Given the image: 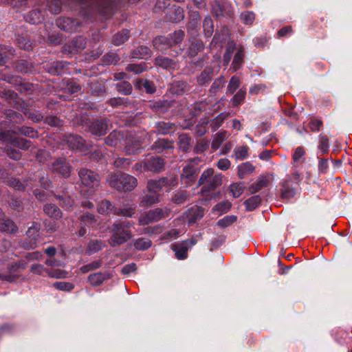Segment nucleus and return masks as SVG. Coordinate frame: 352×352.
<instances>
[{
	"label": "nucleus",
	"mask_w": 352,
	"mask_h": 352,
	"mask_svg": "<svg viewBox=\"0 0 352 352\" xmlns=\"http://www.w3.org/2000/svg\"><path fill=\"white\" fill-rule=\"evenodd\" d=\"M0 140L3 142H7L6 154L13 160H19L21 154L19 151L14 149L12 146L19 148L22 150H28L30 147V142L21 138L12 136L10 131L0 132Z\"/></svg>",
	"instance_id": "obj_1"
},
{
	"label": "nucleus",
	"mask_w": 352,
	"mask_h": 352,
	"mask_svg": "<svg viewBox=\"0 0 352 352\" xmlns=\"http://www.w3.org/2000/svg\"><path fill=\"white\" fill-rule=\"evenodd\" d=\"M109 186L118 191H131L138 184L136 178L125 173H111L107 176Z\"/></svg>",
	"instance_id": "obj_2"
},
{
	"label": "nucleus",
	"mask_w": 352,
	"mask_h": 352,
	"mask_svg": "<svg viewBox=\"0 0 352 352\" xmlns=\"http://www.w3.org/2000/svg\"><path fill=\"white\" fill-rule=\"evenodd\" d=\"M132 224L129 221L113 223L111 228L113 234L109 240L111 246L120 245L131 239L133 236L129 230Z\"/></svg>",
	"instance_id": "obj_3"
},
{
	"label": "nucleus",
	"mask_w": 352,
	"mask_h": 352,
	"mask_svg": "<svg viewBox=\"0 0 352 352\" xmlns=\"http://www.w3.org/2000/svg\"><path fill=\"white\" fill-rule=\"evenodd\" d=\"M45 264L51 266L50 270H46L43 265L41 264H34L31 266V272L38 275H45L46 274L49 277L54 278H65L67 276V272L61 269H56V267H63V263L57 261L55 259H47Z\"/></svg>",
	"instance_id": "obj_4"
},
{
	"label": "nucleus",
	"mask_w": 352,
	"mask_h": 352,
	"mask_svg": "<svg viewBox=\"0 0 352 352\" xmlns=\"http://www.w3.org/2000/svg\"><path fill=\"white\" fill-rule=\"evenodd\" d=\"M298 166H293L291 174L287 175L285 179L280 183V196L283 199L288 200L296 194V190L292 186V184H298L301 180L300 173L298 170Z\"/></svg>",
	"instance_id": "obj_5"
},
{
	"label": "nucleus",
	"mask_w": 352,
	"mask_h": 352,
	"mask_svg": "<svg viewBox=\"0 0 352 352\" xmlns=\"http://www.w3.org/2000/svg\"><path fill=\"white\" fill-rule=\"evenodd\" d=\"M78 175L82 183L80 192L85 195H91L99 186V179L94 172L82 168Z\"/></svg>",
	"instance_id": "obj_6"
},
{
	"label": "nucleus",
	"mask_w": 352,
	"mask_h": 352,
	"mask_svg": "<svg viewBox=\"0 0 352 352\" xmlns=\"http://www.w3.org/2000/svg\"><path fill=\"white\" fill-rule=\"evenodd\" d=\"M213 168H208L201 174L199 179V185H203L202 192H210L222 184L223 175H214Z\"/></svg>",
	"instance_id": "obj_7"
},
{
	"label": "nucleus",
	"mask_w": 352,
	"mask_h": 352,
	"mask_svg": "<svg viewBox=\"0 0 352 352\" xmlns=\"http://www.w3.org/2000/svg\"><path fill=\"white\" fill-rule=\"evenodd\" d=\"M170 213V210L168 208H157L155 210H149L139 218V224L140 226H145L159 221L161 219L168 217Z\"/></svg>",
	"instance_id": "obj_8"
},
{
	"label": "nucleus",
	"mask_w": 352,
	"mask_h": 352,
	"mask_svg": "<svg viewBox=\"0 0 352 352\" xmlns=\"http://www.w3.org/2000/svg\"><path fill=\"white\" fill-rule=\"evenodd\" d=\"M196 160H191L188 164L183 168L181 175V182L186 186L191 185L195 182L198 168L195 166Z\"/></svg>",
	"instance_id": "obj_9"
},
{
	"label": "nucleus",
	"mask_w": 352,
	"mask_h": 352,
	"mask_svg": "<svg viewBox=\"0 0 352 352\" xmlns=\"http://www.w3.org/2000/svg\"><path fill=\"white\" fill-rule=\"evenodd\" d=\"M40 230V225L37 223H34L30 226L27 232L25 241L23 243V247L25 249L35 248L38 243V231Z\"/></svg>",
	"instance_id": "obj_10"
},
{
	"label": "nucleus",
	"mask_w": 352,
	"mask_h": 352,
	"mask_svg": "<svg viewBox=\"0 0 352 352\" xmlns=\"http://www.w3.org/2000/svg\"><path fill=\"white\" fill-rule=\"evenodd\" d=\"M274 177L272 173H267L260 175L256 180L249 186V191L254 194L261 189L267 187L274 181Z\"/></svg>",
	"instance_id": "obj_11"
},
{
	"label": "nucleus",
	"mask_w": 352,
	"mask_h": 352,
	"mask_svg": "<svg viewBox=\"0 0 352 352\" xmlns=\"http://www.w3.org/2000/svg\"><path fill=\"white\" fill-rule=\"evenodd\" d=\"M124 151L127 155L135 154L140 151L142 140L136 134L130 133L124 140Z\"/></svg>",
	"instance_id": "obj_12"
},
{
	"label": "nucleus",
	"mask_w": 352,
	"mask_h": 352,
	"mask_svg": "<svg viewBox=\"0 0 352 352\" xmlns=\"http://www.w3.org/2000/svg\"><path fill=\"white\" fill-rule=\"evenodd\" d=\"M184 35V33L182 30L175 31L173 34H169L168 39L163 36L156 38L153 41V45L155 48L160 50H162L163 49L160 48V44L165 43L168 41V44L170 46L176 45L177 43H179L182 41Z\"/></svg>",
	"instance_id": "obj_13"
},
{
	"label": "nucleus",
	"mask_w": 352,
	"mask_h": 352,
	"mask_svg": "<svg viewBox=\"0 0 352 352\" xmlns=\"http://www.w3.org/2000/svg\"><path fill=\"white\" fill-rule=\"evenodd\" d=\"M80 228L78 230V234L79 236H83L87 233L86 226H90L94 228H97L96 222L97 219L96 217L89 212L80 217Z\"/></svg>",
	"instance_id": "obj_14"
},
{
	"label": "nucleus",
	"mask_w": 352,
	"mask_h": 352,
	"mask_svg": "<svg viewBox=\"0 0 352 352\" xmlns=\"http://www.w3.org/2000/svg\"><path fill=\"white\" fill-rule=\"evenodd\" d=\"M70 166L66 163L65 159L56 160L52 164V170L63 177H68L70 173Z\"/></svg>",
	"instance_id": "obj_15"
},
{
	"label": "nucleus",
	"mask_w": 352,
	"mask_h": 352,
	"mask_svg": "<svg viewBox=\"0 0 352 352\" xmlns=\"http://www.w3.org/2000/svg\"><path fill=\"white\" fill-rule=\"evenodd\" d=\"M65 141L68 146L73 150L77 149L80 151H85V141L79 135H69L65 137Z\"/></svg>",
	"instance_id": "obj_16"
},
{
	"label": "nucleus",
	"mask_w": 352,
	"mask_h": 352,
	"mask_svg": "<svg viewBox=\"0 0 352 352\" xmlns=\"http://www.w3.org/2000/svg\"><path fill=\"white\" fill-rule=\"evenodd\" d=\"M136 212V205L131 204H124L121 208H118L115 206L113 214L117 216H124L126 217H132Z\"/></svg>",
	"instance_id": "obj_17"
},
{
	"label": "nucleus",
	"mask_w": 352,
	"mask_h": 352,
	"mask_svg": "<svg viewBox=\"0 0 352 352\" xmlns=\"http://www.w3.org/2000/svg\"><path fill=\"white\" fill-rule=\"evenodd\" d=\"M107 124L104 120H96L90 126V131L96 136H102L106 134Z\"/></svg>",
	"instance_id": "obj_18"
},
{
	"label": "nucleus",
	"mask_w": 352,
	"mask_h": 352,
	"mask_svg": "<svg viewBox=\"0 0 352 352\" xmlns=\"http://www.w3.org/2000/svg\"><path fill=\"white\" fill-rule=\"evenodd\" d=\"M146 169L148 171H160L163 169L164 162L162 159L159 157H152L146 161Z\"/></svg>",
	"instance_id": "obj_19"
},
{
	"label": "nucleus",
	"mask_w": 352,
	"mask_h": 352,
	"mask_svg": "<svg viewBox=\"0 0 352 352\" xmlns=\"http://www.w3.org/2000/svg\"><path fill=\"white\" fill-rule=\"evenodd\" d=\"M109 278V275L107 273L97 272L91 274L88 276V281L91 285L97 287L102 285L104 281L108 280Z\"/></svg>",
	"instance_id": "obj_20"
},
{
	"label": "nucleus",
	"mask_w": 352,
	"mask_h": 352,
	"mask_svg": "<svg viewBox=\"0 0 352 352\" xmlns=\"http://www.w3.org/2000/svg\"><path fill=\"white\" fill-rule=\"evenodd\" d=\"M254 166L249 162L242 163L237 167V175L239 179H244L254 171Z\"/></svg>",
	"instance_id": "obj_21"
},
{
	"label": "nucleus",
	"mask_w": 352,
	"mask_h": 352,
	"mask_svg": "<svg viewBox=\"0 0 352 352\" xmlns=\"http://www.w3.org/2000/svg\"><path fill=\"white\" fill-rule=\"evenodd\" d=\"M204 215V210L197 206L190 208L185 214L186 219L189 223H194L197 219L201 218Z\"/></svg>",
	"instance_id": "obj_22"
},
{
	"label": "nucleus",
	"mask_w": 352,
	"mask_h": 352,
	"mask_svg": "<svg viewBox=\"0 0 352 352\" xmlns=\"http://www.w3.org/2000/svg\"><path fill=\"white\" fill-rule=\"evenodd\" d=\"M171 249L178 259L182 260L187 257L188 247L185 243H175L172 244Z\"/></svg>",
	"instance_id": "obj_23"
},
{
	"label": "nucleus",
	"mask_w": 352,
	"mask_h": 352,
	"mask_svg": "<svg viewBox=\"0 0 352 352\" xmlns=\"http://www.w3.org/2000/svg\"><path fill=\"white\" fill-rule=\"evenodd\" d=\"M32 179H30V182H29L28 180H25L24 181V183H25V186L23 184H22L21 183V182L18 179H16V178H11L10 180H9V184L10 186H12L13 188H14L15 190H32V186L34 185H36V181L34 182V184H32L31 182H32Z\"/></svg>",
	"instance_id": "obj_24"
},
{
	"label": "nucleus",
	"mask_w": 352,
	"mask_h": 352,
	"mask_svg": "<svg viewBox=\"0 0 352 352\" xmlns=\"http://www.w3.org/2000/svg\"><path fill=\"white\" fill-rule=\"evenodd\" d=\"M305 150L302 146L297 147L292 155V165L298 166L305 162Z\"/></svg>",
	"instance_id": "obj_25"
},
{
	"label": "nucleus",
	"mask_w": 352,
	"mask_h": 352,
	"mask_svg": "<svg viewBox=\"0 0 352 352\" xmlns=\"http://www.w3.org/2000/svg\"><path fill=\"white\" fill-rule=\"evenodd\" d=\"M164 180L160 178L157 180L151 179L147 183L148 190L151 192L157 194L159 192L165 188Z\"/></svg>",
	"instance_id": "obj_26"
},
{
	"label": "nucleus",
	"mask_w": 352,
	"mask_h": 352,
	"mask_svg": "<svg viewBox=\"0 0 352 352\" xmlns=\"http://www.w3.org/2000/svg\"><path fill=\"white\" fill-rule=\"evenodd\" d=\"M97 210L98 213L107 215L109 214H113L115 210V206L108 200H102L100 201L97 206Z\"/></svg>",
	"instance_id": "obj_27"
},
{
	"label": "nucleus",
	"mask_w": 352,
	"mask_h": 352,
	"mask_svg": "<svg viewBox=\"0 0 352 352\" xmlns=\"http://www.w3.org/2000/svg\"><path fill=\"white\" fill-rule=\"evenodd\" d=\"M245 189L244 184L242 182L232 183L228 187V191L234 198L239 197Z\"/></svg>",
	"instance_id": "obj_28"
},
{
	"label": "nucleus",
	"mask_w": 352,
	"mask_h": 352,
	"mask_svg": "<svg viewBox=\"0 0 352 352\" xmlns=\"http://www.w3.org/2000/svg\"><path fill=\"white\" fill-rule=\"evenodd\" d=\"M44 212L50 217L55 219H58L62 216L60 210L54 204H48L45 206Z\"/></svg>",
	"instance_id": "obj_29"
},
{
	"label": "nucleus",
	"mask_w": 352,
	"mask_h": 352,
	"mask_svg": "<svg viewBox=\"0 0 352 352\" xmlns=\"http://www.w3.org/2000/svg\"><path fill=\"white\" fill-rule=\"evenodd\" d=\"M228 138V133L226 131H222L217 133L212 142V149L217 151L222 144V142Z\"/></svg>",
	"instance_id": "obj_30"
},
{
	"label": "nucleus",
	"mask_w": 352,
	"mask_h": 352,
	"mask_svg": "<svg viewBox=\"0 0 352 352\" xmlns=\"http://www.w3.org/2000/svg\"><path fill=\"white\" fill-rule=\"evenodd\" d=\"M153 148L162 152L164 150L172 151L173 148V143L166 139H160L155 142Z\"/></svg>",
	"instance_id": "obj_31"
},
{
	"label": "nucleus",
	"mask_w": 352,
	"mask_h": 352,
	"mask_svg": "<svg viewBox=\"0 0 352 352\" xmlns=\"http://www.w3.org/2000/svg\"><path fill=\"white\" fill-rule=\"evenodd\" d=\"M17 230L15 223L9 219H3L0 222V231L14 233Z\"/></svg>",
	"instance_id": "obj_32"
},
{
	"label": "nucleus",
	"mask_w": 352,
	"mask_h": 352,
	"mask_svg": "<svg viewBox=\"0 0 352 352\" xmlns=\"http://www.w3.org/2000/svg\"><path fill=\"white\" fill-rule=\"evenodd\" d=\"M159 201V195L153 193V195H147L144 196L141 200L140 206L142 207H148L158 203Z\"/></svg>",
	"instance_id": "obj_33"
},
{
	"label": "nucleus",
	"mask_w": 352,
	"mask_h": 352,
	"mask_svg": "<svg viewBox=\"0 0 352 352\" xmlns=\"http://www.w3.org/2000/svg\"><path fill=\"white\" fill-rule=\"evenodd\" d=\"M13 132L14 133L24 135L32 138L38 137V132L29 126L17 127Z\"/></svg>",
	"instance_id": "obj_34"
},
{
	"label": "nucleus",
	"mask_w": 352,
	"mask_h": 352,
	"mask_svg": "<svg viewBox=\"0 0 352 352\" xmlns=\"http://www.w3.org/2000/svg\"><path fill=\"white\" fill-rule=\"evenodd\" d=\"M129 32L127 30H123L113 36V43L115 45H120L128 40Z\"/></svg>",
	"instance_id": "obj_35"
},
{
	"label": "nucleus",
	"mask_w": 352,
	"mask_h": 352,
	"mask_svg": "<svg viewBox=\"0 0 352 352\" xmlns=\"http://www.w3.org/2000/svg\"><path fill=\"white\" fill-rule=\"evenodd\" d=\"M123 133L121 134L120 131H113L109 135L105 140V142L107 145L111 146H116L120 139L123 138Z\"/></svg>",
	"instance_id": "obj_36"
},
{
	"label": "nucleus",
	"mask_w": 352,
	"mask_h": 352,
	"mask_svg": "<svg viewBox=\"0 0 352 352\" xmlns=\"http://www.w3.org/2000/svg\"><path fill=\"white\" fill-rule=\"evenodd\" d=\"M243 57H244V52L242 49H240L236 53V54L234 57V60L232 63L231 69H232L234 72L238 70L241 67Z\"/></svg>",
	"instance_id": "obj_37"
},
{
	"label": "nucleus",
	"mask_w": 352,
	"mask_h": 352,
	"mask_svg": "<svg viewBox=\"0 0 352 352\" xmlns=\"http://www.w3.org/2000/svg\"><path fill=\"white\" fill-rule=\"evenodd\" d=\"M261 201V197L258 195H255L245 200L244 204L248 210H253L260 204Z\"/></svg>",
	"instance_id": "obj_38"
},
{
	"label": "nucleus",
	"mask_w": 352,
	"mask_h": 352,
	"mask_svg": "<svg viewBox=\"0 0 352 352\" xmlns=\"http://www.w3.org/2000/svg\"><path fill=\"white\" fill-rule=\"evenodd\" d=\"M19 268V265L16 264H12L9 267V274H0V279L5 280L8 282H12L15 280V278L17 277L16 275H14L12 274V272H15Z\"/></svg>",
	"instance_id": "obj_39"
},
{
	"label": "nucleus",
	"mask_w": 352,
	"mask_h": 352,
	"mask_svg": "<svg viewBox=\"0 0 352 352\" xmlns=\"http://www.w3.org/2000/svg\"><path fill=\"white\" fill-rule=\"evenodd\" d=\"M155 65L165 69L174 68L175 63L170 59L165 57H157L155 58Z\"/></svg>",
	"instance_id": "obj_40"
},
{
	"label": "nucleus",
	"mask_w": 352,
	"mask_h": 352,
	"mask_svg": "<svg viewBox=\"0 0 352 352\" xmlns=\"http://www.w3.org/2000/svg\"><path fill=\"white\" fill-rule=\"evenodd\" d=\"M151 245V240L146 238H140L134 241V247L139 250H146Z\"/></svg>",
	"instance_id": "obj_41"
},
{
	"label": "nucleus",
	"mask_w": 352,
	"mask_h": 352,
	"mask_svg": "<svg viewBox=\"0 0 352 352\" xmlns=\"http://www.w3.org/2000/svg\"><path fill=\"white\" fill-rule=\"evenodd\" d=\"M246 94L245 88H241L239 90V91L233 96L232 99V103L234 106H237L241 104L244 99Z\"/></svg>",
	"instance_id": "obj_42"
},
{
	"label": "nucleus",
	"mask_w": 352,
	"mask_h": 352,
	"mask_svg": "<svg viewBox=\"0 0 352 352\" xmlns=\"http://www.w3.org/2000/svg\"><path fill=\"white\" fill-rule=\"evenodd\" d=\"M240 86V78L238 76H234L230 80L228 85V92L233 94Z\"/></svg>",
	"instance_id": "obj_43"
},
{
	"label": "nucleus",
	"mask_w": 352,
	"mask_h": 352,
	"mask_svg": "<svg viewBox=\"0 0 352 352\" xmlns=\"http://www.w3.org/2000/svg\"><path fill=\"white\" fill-rule=\"evenodd\" d=\"M203 27L205 35L208 37L210 36L214 30L213 22L210 17H206L204 19Z\"/></svg>",
	"instance_id": "obj_44"
},
{
	"label": "nucleus",
	"mask_w": 352,
	"mask_h": 352,
	"mask_svg": "<svg viewBox=\"0 0 352 352\" xmlns=\"http://www.w3.org/2000/svg\"><path fill=\"white\" fill-rule=\"evenodd\" d=\"M329 139L327 136L320 135L319 136V145L318 149L322 154L326 153L329 151Z\"/></svg>",
	"instance_id": "obj_45"
},
{
	"label": "nucleus",
	"mask_w": 352,
	"mask_h": 352,
	"mask_svg": "<svg viewBox=\"0 0 352 352\" xmlns=\"http://www.w3.org/2000/svg\"><path fill=\"white\" fill-rule=\"evenodd\" d=\"M102 248V242L99 241H91L89 243L86 251L88 254H94Z\"/></svg>",
	"instance_id": "obj_46"
},
{
	"label": "nucleus",
	"mask_w": 352,
	"mask_h": 352,
	"mask_svg": "<svg viewBox=\"0 0 352 352\" xmlns=\"http://www.w3.org/2000/svg\"><path fill=\"white\" fill-rule=\"evenodd\" d=\"M164 227L162 225L148 226L143 229L142 233L147 235L157 234L162 232Z\"/></svg>",
	"instance_id": "obj_47"
},
{
	"label": "nucleus",
	"mask_w": 352,
	"mask_h": 352,
	"mask_svg": "<svg viewBox=\"0 0 352 352\" xmlns=\"http://www.w3.org/2000/svg\"><path fill=\"white\" fill-rule=\"evenodd\" d=\"M174 124L170 122H161L157 124V131L161 134H167L173 129Z\"/></svg>",
	"instance_id": "obj_48"
},
{
	"label": "nucleus",
	"mask_w": 352,
	"mask_h": 352,
	"mask_svg": "<svg viewBox=\"0 0 352 352\" xmlns=\"http://www.w3.org/2000/svg\"><path fill=\"white\" fill-rule=\"evenodd\" d=\"M248 147L247 146H241L235 149L234 155L236 160H243L245 159L248 154Z\"/></svg>",
	"instance_id": "obj_49"
},
{
	"label": "nucleus",
	"mask_w": 352,
	"mask_h": 352,
	"mask_svg": "<svg viewBox=\"0 0 352 352\" xmlns=\"http://www.w3.org/2000/svg\"><path fill=\"white\" fill-rule=\"evenodd\" d=\"M241 19L246 25H252L255 19V14L252 12L245 11L241 13Z\"/></svg>",
	"instance_id": "obj_50"
},
{
	"label": "nucleus",
	"mask_w": 352,
	"mask_h": 352,
	"mask_svg": "<svg viewBox=\"0 0 352 352\" xmlns=\"http://www.w3.org/2000/svg\"><path fill=\"white\" fill-rule=\"evenodd\" d=\"M179 148L183 151H186L190 144V138L185 134L179 136Z\"/></svg>",
	"instance_id": "obj_51"
},
{
	"label": "nucleus",
	"mask_w": 352,
	"mask_h": 352,
	"mask_svg": "<svg viewBox=\"0 0 352 352\" xmlns=\"http://www.w3.org/2000/svg\"><path fill=\"white\" fill-rule=\"evenodd\" d=\"M101 265L102 262L100 261H95L91 263L82 266L80 270L82 273L85 274L99 268Z\"/></svg>",
	"instance_id": "obj_52"
},
{
	"label": "nucleus",
	"mask_w": 352,
	"mask_h": 352,
	"mask_svg": "<svg viewBox=\"0 0 352 352\" xmlns=\"http://www.w3.org/2000/svg\"><path fill=\"white\" fill-rule=\"evenodd\" d=\"M236 220L235 216H226L219 220L217 224L221 228H226L232 225Z\"/></svg>",
	"instance_id": "obj_53"
},
{
	"label": "nucleus",
	"mask_w": 352,
	"mask_h": 352,
	"mask_svg": "<svg viewBox=\"0 0 352 352\" xmlns=\"http://www.w3.org/2000/svg\"><path fill=\"white\" fill-rule=\"evenodd\" d=\"M118 91L124 95L130 94L132 90L131 85L127 82H122L117 85Z\"/></svg>",
	"instance_id": "obj_54"
},
{
	"label": "nucleus",
	"mask_w": 352,
	"mask_h": 352,
	"mask_svg": "<svg viewBox=\"0 0 352 352\" xmlns=\"http://www.w3.org/2000/svg\"><path fill=\"white\" fill-rule=\"evenodd\" d=\"M54 287L62 291H71L74 287L72 283L66 282H56L54 283Z\"/></svg>",
	"instance_id": "obj_55"
},
{
	"label": "nucleus",
	"mask_w": 352,
	"mask_h": 352,
	"mask_svg": "<svg viewBox=\"0 0 352 352\" xmlns=\"http://www.w3.org/2000/svg\"><path fill=\"white\" fill-rule=\"evenodd\" d=\"M24 114L28 119L31 120L34 122H38L43 118V116L41 113L33 112L30 110H25L24 111Z\"/></svg>",
	"instance_id": "obj_56"
},
{
	"label": "nucleus",
	"mask_w": 352,
	"mask_h": 352,
	"mask_svg": "<svg viewBox=\"0 0 352 352\" xmlns=\"http://www.w3.org/2000/svg\"><path fill=\"white\" fill-rule=\"evenodd\" d=\"M140 87H144L147 93L152 94L155 91L154 84L146 80H141L138 82Z\"/></svg>",
	"instance_id": "obj_57"
},
{
	"label": "nucleus",
	"mask_w": 352,
	"mask_h": 352,
	"mask_svg": "<svg viewBox=\"0 0 352 352\" xmlns=\"http://www.w3.org/2000/svg\"><path fill=\"white\" fill-rule=\"evenodd\" d=\"M231 207V204L228 201H224L217 204L214 210L220 212L221 213L227 212Z\"/></svg>",
	"instance_id": "obj_58"
},
{
	"label": "nucleus",
	"mask_w": 352,
	"mask_h": 352,
	"mask_svg": "<svg viewBox=\"0 0 352 352\" xmlns=\"http://www.w3.org/2000/svg\"><path fill=\"white\" fill-rule=\"evenodd\" d=\"M72 44L76 50L78 52V50H81L85 47L86 41L85 38L79 36L73 40Z\"/></svg>",
	"instance_id": "obj_59"
},
{
	"label": "nucleus",
	"mask_w": 352,
	"mask_h": 352,
	"mask_svg": "<svg viewBox=\"0 0 352 352\" xmlns=\"http://www.w3.org/2000/svg\"><path fill=\"white\" fill-rule=\"evenodd\" d=\"M187 197L188 195L185 191H179L175 194L172 200L175 204H180L186 201Z\"/></svg>",
	"instance_id": "obj_60"
},
{
	"label": "nucleus",
	"mask_w": 352,
	"mask_h": 352,
	"mask_svg": "<svg viewBox=\"0 0 352 352\" xmlns=\"http://www.w3.org/2000/svg\"><path fill=\"white\" fill-rule=\"evenodd\" d=\"M131 163V161L128 158H122V157H118L117 158L113 164L114 166L117 168H126L128 167Z\"/></svg>",
	"instance_id": "obj_61"
},
{
	"label": "nucleus",
	"mask_w": 352,
	"mask_h": 352,
	"mask_svg": "<svg viewBox=\"0 0 352 352\" xmlns=\"http://www.w3.org/2000/svg\"><path fill=\"white\" fill-rule=\"evenodd\" d=\"M0 94H2V97L8 100L10 104H12V102H14V100L17 99V94L10 90H5L4 91L0 90Z\"/></svg>",
	"instance_id": "obj_62"
},
{
	"label": "nucleus",
	"mask_w": 352,
	"mask_h": 352,
	"mask_svg": "<svg viewBox=\"0 0 352 352\" xmlns=\"http://www.w3.org/2000/svg\"><path fill=\"white\" fill-rule=\"evenodd\" d=\"M148 54L149 49L144 46H140L134 52L135 57L140 58H145Z\"/></svg>",
	"instance_id": "obj_63"
},
{
	"label": "nucleus",
	"mask_w": 352,
	"mask_h": 352,
	"mask_svg": "<svg viewBox=\"0 0 352 352\" xmlns=\"http://www.w3.org/2000/svg\"><path fill=\"white\" fill-rule=\"evenodd\" d=\"M7 116L9 118L10 121L12 123H20L23 120L22 116L15 111H10L7 114Z\"/></svg>",
	"instance_id": "obj_64"
}]
</instances>
